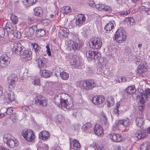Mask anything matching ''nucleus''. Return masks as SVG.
Instances as JSON below:
<instances>
[{
	"instance_id": "39448f33",
	"label": "nucleus",
	"mask_w": 150,
	"mask_h": 150,
	"mask_svg": "<svg viewBox=\"0 0 150 150\" xmlns=\"http://www.w3.org/2000/svg\"><path fill=\"white\" fill-rule=\"evenodd\" d=\"M80 86L81 89L87 91L98 86L96 82L93 80L91 79H88L82 82Z\"/></svg>"
},
{
	"instance_id": "7c9ffc66",
	"label": "nucleus",
	"mask_w": 150,
	"mask_h": 150,
	"mask_svg": "<svg viewBox=\"0 0 150 150\" xmlns=\"http://www.w3.org/2000/svg\"><path fill=\"white\" fill-rule=\"evenodd\" d=\"M140 150H150V143L148 142H143L140 146Z\"/></svg>"
},
{
	"instance_id": "37998d69",
	"label": "nucleus",
	"mask_w": 150,
	"mask_h": 150,
	"mask_svg": "<svg viewBox=\"0 0 150 150\" xmlns=\"http://www.w3.org/2000/svg\"><path fill=\"white\" fill-rule=\"evenodd\" d=\"M109 136L110 138L112 141L115 142H118V141L117 140V139H116V133L111 134H109Z\"/></svg>"
},
{
	"instance_id": "3c124183",
	"label": "nucleus",
	"mask_w": 150,
	"mask_h": 150,
	"mask_svg": "<svg viewBox=\"0 0 150 150\" xmlns=\"http://www.w3.org/2000/svg\"><path fill=\"white\" fill-rule=\"evenodd\" d=\"M89 5L92 8H96V4L95 1L93 0H89L88 1Z\"/></svg>"
},
{
	"instance_id": "49530a36",
	"label": "nucleus",
	"mask_w": 150,
	"mask_h": 150,
	"mask_svg": "<svg viewBox=\"0 0 150 150\" xmlns=\"http://www.w3.org/2000/svg\"><path fill=\"white\" fill-rule=\"evenodd\" d=\"M5 33V29L3 28H0V38L4 37Z\"/></svg>"
},
{
	"instance_id": "f03ea898",
	"label": "nucleus",
	"mask_w": 150,
	"mask_h": 150,
	"mask_svg": "<svg viewBox=\"0 0 150 150\" xmlns=\"http://www.w3.org/2000/svg\"><path fill=\"white\" fill-rule=\"evenodd\" d=\"M19 41L13 44L12 49L13 52V54L15 55L21 56L22 60L27 61L32 58V53L29 50L26 49L22 45Z\"/></svg>"
},
{
	"instance_id": "a211bd4d",
	"label": "nucleus",
	"mask_w": 150,
	"mask_h": 150,
	"mask_svg": "<svg viewBox=\"0 0 150 150\" xmlns=\"http://www.w3.org/2000/svg\"><path fill=\"white\" fill-rule=\"evenodd\" d=\"M105 100L103 96L96 95L93 96L92 99V103L95 105H98L101 104Z\"/></svg>"
},
{
	"instance_id": "a18cd8bd",
	"label": "nucleus",
	"mask_w": 150,
	"mask_h": 150,
	"mask_svg": "<svg viewBox=\"0 0 150 150\" xmlns=\"http://www.w3.org/2000/svg\"><path fill=\"white\" fill-rule=\"evenodd\" d=\"M100 63L103 67H104L108 63V59L106 57H104L103 58V61H100Z\"/></svg>"
},
{
	"instance_id": "c9c22d12",
	"label": "nucleus",
	"mask_w": 150,
	"mask_h": 150,
	"mask_svg": "<svg viewBox=\"0 0 150 150\" xmlns=\"http://www.w3.org/2000/svg\"><path fill=\"white\" fill-rule=\"evenodd\" d=\"M148 96L146 95H145V94H143L141 97L139 101L140 105L141 104H144V103L147 100Z\"/></svg>"
},
{
	"instance_id": "4d7b16f0",
	"label": "nucleus",
	"mask_w": 150,
	"mask_h": 150,
	"mask_svg": "<svg viewBox=\"0 0 150 150\" xmlns=\"http://www.w3.org/2000/svg\"><path fill=\"white\" fill-rule=\"evenodd\" d=\"M116 139H117V140L118 141V142H119L121 141L122 139V137L121 135L119 134L116 133Z\"/></svg>"
},
{
	"instance_id": "f257e3e1",
	"label": "nucleus",
	"mask_w": 150,
	"mask_h": 150,
	"mask_svg": "<svg viewBox=\"0 0 150 150\" xmlns=\"http://www.w3.org/2000/svg\"><path fill=\"white\" fill-rule=\"evenodd\" d=\"M70 99V96L68 94L62 92L56 95L54 99L55 104L59 107H61L64 110L74 109V105L72 100H70L69 102L68 99Z\"/></svg>"
},
{
	"instance_id": "f704fd0d",
	"label": "nucleus",
	"mask_w": 150,
	"mask_h": 150,
	"mask_svg": "<svg viewBox=\"0 0 150 150\" xmlns=\"http://www.w3.org/2000/svg\"><path fill=\"white\" fill-rule=\"evenodd\" d=\"M60 75L61 79L64 80L68 79L69 77V74L64 71L60 72Z\"/></svg>"
},
{
	"instance_id": "6ab92c4d",
	"label": "nucleus",
	"mask_w": 150,
	"mask_h": 150,
	"mask_svg": "<svg viewBox=\"0 0 150 150\" xmlns=\"http://www.w3.org/2000/svg\"><path fill=\"white\" fill-rule=\"evenodd\" d=\"M32 46L34 52L37 56L41 55L42 54L43 51L41 47L37 43L34 42L32 43Z\"/></svg>"
},
{
	"instance_id": "1a4fd4ad",
	"label": "nucleus",
	"mask_w": 150,
	"mask_h": 150,
	"mask_svg": "<svg viewBox=\"0 0 150 150\" xmlns=\"http://www.w3.org/2000/svg\"><path fill=\"white\" fill-rule=\"evenodd\" d=\"M35 103L38 105L42 107L46 106L47 104V100L43 96L38 95L35 98Z\"/></svg>"
},
{
	"instance_id": "79ce46f5",
	"label": "nucleus",
	"mask_w": 150,
	"mask_h": 150,
	"mask_svg": "<svg viewBox=\"0 0 150 150\" xmlns=\"http://www.w3.org/2000/svg\"><path fill=\"white\" fill-rule=\"evenodd\" d=\"M92 127V124L89 123H86L83 126V127L84 129L86 130H89Z\"/></svg>"
},
{
	"instance_id": "e433bc0d",
	"label": "nucleus",
	"mask_w": 150,
	"mask_h": 150,
	"mask_svg": "<svg viewBox=\"0 0 150 150\" xmlns=\"http://www.w3.org/2000/svg\"><path fill=\"white\" fill-rule=\"evenodd\" d=\"M5 27L6 30L8 29L9 30H8L9 31H11L12 32L14 30V28L12 26V23L9 22H7Z\"/></svg>"
},
{
	"instance_id": "2eb2a0df",
	"label": "nucleus",
	"mask_w": 150,
	"mask_h": 150,
	"mask_svg": "<svg viewBox=\"0 0 150 150\" xmlns=\"http://www.w3.org/2000/svg\"><path fill=\"white\" fill-rule=\"evenodd\" d=\"M47 60V59L43 57H40L39 58L35 59L36 64H37L40 71L45 66V62Z\"/></svg>"
},
{
	"instance_id": "4be33fe9",
	"label": "nucleus",
	"mask_w": 150,
	"mask_h": 150,
	"mask_svg": "<svg viewBox=\"0 0 150 150\" xmlns=\"http://www.w3.org/2000/svg\"><path fill=\"white\" fill-rule=\"evenodd\" d=\"M39 137L42 140H46L50 137V134L47 131H43L39 133Z\"/></svg>"
},
{
	"instance_id": "864d4df0",
	"label": "nucleus",
	"mask_w": 150,
	"mask_h": 150,
	"mask_svg": "<svg viewBox=\"0 0 150 150\" xmlns=\"http://www.w3.org/2000/svg\"><path fill=\"white\" fill-rule=\"evenodd\" d=\"M111 150H121L120 146L117 145H114L111 148Z\"/></svg>"
},
{
	"instance_id": "de8ad7c7",
	"label": "nucleus",
	"mask_w": 150,
	"mask_h": 150,
	"mask_svg": "<svg viewBox=\"0 0 150 150\" xmlns=\"http://www.w3.org/2000/svg\"><path fill=\"white\" fill-rule=\"evenodd\" d=\"M32 83L35 85L40 86V81L39 79L35 78L32 82Z\"/></svg>"
},
{
	"instance_id": "052dcab7",
	"label": "nucleus",
	"mask_w": 150,
	"mask_h": 150,
	"mask_svg": "<svg viewBox=\"0 0 150 150\" xmlns=\"http://www.w3.org/2000/svg\"><path fill=\"white\" fill-rule=\"evenodd\" d=\"M139 110L141 112H142L144 109V104L140 105L139 104Z\"/></svg>"
},
{
	"instance_id": "338daca9",
	"label": "nucleus",
	"mask_w": 150,
	"mask_h": 150,
	"mask_svg": "<svg viewBox=\"0 0 150 150\" xmlns=\"http://www.w3.org/2000/svg\"><path fill=\"white\" fill-rule=\"evenodd\" d=\"M120 79L122 82H125L127 81L126 78L125 77H122Z\"/></svg>"
},
{
	"instance_id": "f3484780",
	"label": "nucleus",
	"mask_w": 150,
	"mask_h": 150,
	"mask_svg": "<svg viewBox=\"0 0 150 150\" xmlns=\"http://www.w3.org/2000/svg\"><path fill=\"white\" fill-rule=\"evenodd\" d=\"M69 62L71 65L74 66L75 68H80V65L79 61H77V57L75 55H72L70 56Z\"/></svg>"
},
{
	"instance_id": "412c9836",
	"label": "nucleus",
	"mask_w": 150,
	"mask_h": 150,
	"mask_svg": "<svg viewBox=\"0 0 150 150\" xmlns=\"http://www.w3.org/2000/svg\"><path fill=\"white\" fill-rule=\"evenodd\" d=\"M70 147L74 150H79L81 146L79 142L77 140L74 139L72 142L70 143Z\"/></svg>"
},
{
	"instance_id": "0e129e2a",
	"label": "nucleus",
	"mask_w": 150,
	"mask_h": 150,
	"mask_svg": "<svg viewBox=\"0 0 150 150\" xmlns=\"http://www.w3.org/2000/svg\"><path fill=\"white\" fill-rule=\"evenodd\" d=\"M150 93V89L149 88H147L146 89L145 91V95H146L147 96L148 95H149Z\"/></svg>"
},
{
	"instance_id": "20e7f679",
	"label": "nucleus",
	"mask_w": 150,
	"mask_h": 150,
	"mask_svg": "<svg viewBox=\"0 0 150 150\" xmlns=\"http://www.w3.org/2000/svg\"><path fill=\"white\" fill-rule=\"evenodd\" d=\"M3 141L10 148H13L18 145V140L10 134H6L4 135Z\"/></svg>"
},
{
	"instance_id": "a19ab883",
	"label": "nucleus",
	"mask_w": 150,
	"mask_h": 150,
	"mask_svg": "<svg viewBox=\"0 0 150 150\" xmlns=\"http://www.w3.org/2000/svg\"><path fill=\"white\" fill-rule=\"evenodd\" d=\"M105 4H98L96 5V8L98 10L103 11Z\"/></svg>"
},
{
	"instance_id": "b1692460",
	"label": "nucleus",
	"mask_w": 150,
	"mask_h": 150,
	"mask_svg": "<svg viewBox=\"0 0 150 150\" xmlns=\"http://www.w3.org/2000/svg\"><path fill=\"white\" fill-rule=\"evenodd\" d=\"M33 14L35 16L41 17L43 15V11L41 7H37L34 9Z\"/></svg>"
},
{
	"instance_id": "aec40b11",
	"label": "nucleus",
	"mask_w": 150,
	"mask_h": 150,
	"mask_svg": "<svg viewBox=\"0 0 150 150\" xmlns=\"http://www.w3.org/2000/svg\"><path fill=\"white\" fill-rule=\"evenodd\" d=\"M69 31L68 28H64L61 29L59 30L58 33V36L62 39H63L64 38H66L68 36V35L69 34Z\"/></svg>"
},
{
	"instance_id": "2f4dec72",
	"label": "nucleus",
	"mask_w": 150,
	"mask_h": 150,
	"mask_svg": "<svg viewBox=\"0 0 150 150\" xmlns=\"http://www.w3.org/2000/svg\"><path fill=\"white\" fill-rule=\"evenodd\" d=\"M114 28V25L111 22H110L105 26L104 29L105 30L106 32L108 33Z\"/></svg>"
},
{
	"instance_id": "6e6552de",
	"label": "nucleus",
	"mask_w": 150,
	"mask_h": 150,
	"mask_svg": "<svg viewBox=\"0 0 150 150\" xmlns=\"http://www.w3.org/2000/svg\"><path fill=\"white\" fill-rule=\"evenodd\" d=\"M131 120L128 118L124 119L117 120L115 122L116 126L118 128L129 127L130 125Z\"/></svg>"
},
{
	"instance_id": "e2e57ef3",
	"label": "nucleus",
	"mask_w": 150,
	"mask_h": 150,
	"mask_svg": "<svg viewBox=\"0 0 150 150\" xmlns=\"http://www.w3.org/2000/svg\"><path fill=\"white\" fill-rule=\"evenodd\" d=\"M95 150H105V149L102 146H98L96 148Z\"/></svg>"
},
{
	"instance_id": "603ef678",
	"label": "nucleus",
	"mask_w": 150,
	"mask_h": 150,
	"mask_svg": "<svg viewBox=\"0 0 150 150\" xmlns=\"http://www.w3.org/2000/svg\"><path fill=\"white\" fill-rule=\"evenodd\" d=\"M107 105L108 107H110L112 106L114 104L113 101L111 100L110 99L107 100Z\"/></svg>"
},
{
	"instance_id": "0eeeda50",
	"label": "nucleus",
	"mask_w": 150,
	"mask_h": 150,
	"mask_svg": "<svg viewBox=\"0 0 150 150\" xmlns=\"http://www.w3.org/2000/svg\"><path fill=\"white\" fill-rule=\"evenodd\" d=\"M115 38L116 42L120 43L126 40V33L122 28L118 29L115 33Z\"/></svg>"
},
{
	"instance_id": "cd10ccee",
	"label": "nucleus",
	"mask_w": 150,
	"mask_h": 150,
	"mask_svg": "<svg viewBox=\"0 0 150 150\" xmlns=\"http://www.w3.org/2000/svg\"><path fill=\"white\" fill-rule=\"evenodd\" d=\"M147 70V69L144 64H140L137 68V71L139 74H142Z\"/></svg>"
},
{
	"instance_id": "72a5a7b5",
	"label": "nucleus",
	"mask_w": 150,
	"mask_h": 150,
	"mask_svg": "<svg viewBox=\"0 0 150 150\" xmlns=\"http://www.w3.org/2000/svg\"><path fill=\"white\" fill-rule=\"evenodd\" d=\"M23 1L26 5L29 6L35 4L37 1V0H23Z\"/></svg>"
},
{
	"instance_id": "13d9d810",
	"label": "nucleus",
	"mask_w": 150,
	"mask_h": 150,
	"mask_svg": "<svg viewBox=\"0 0 150 150\" xmlns=\"http://www.w3.org/2000/svg\"><path fill=\"white\" fill-rule=\"evenodd\" d=\"M130 13L129 11H121L120 13V14L124 16H127Z\"/></svg>"
},
{
	"instance_id": "473e14b6",
	"label": "nucleus",
	"mask_w": 150,
	"mask_h": 150,
	"mask_svg": "<svg viewBox=\"0 0 150 150\" xmlns=\"http://www.w3.org/2000/svg\"><path fill=\"white\" fill-rule=\"evenodd\" d=\"M144 118L142 117H139L137 118L135 120L137 125L139 127H141L144 123Z\"/></svg>"
},
{
	"instance_id": "bb28decb",
	"label": "nucleus",
	"mask_w": 150,
	"mask_h": 150,
	"mask_svg": "<svg viewBox=\"0 0 150 150\" xmlns=\"http://www.w3.org/2000/svg\"><path fill=\"white\" fill-rule=\"evenodd\" d=\"M37 148L38 150H48L49 146L47 144L39 142Z\"/></svg>"
},
{
	"instance_id": "dca6fc26",
	"label": "nucleus",
	"mask_w": 150,
	"mask_h": 150,
	"mask_svg": "<svg viewBox=\"0 0 150 150\" xmlns=\"http://www.w3.org/2000/svg\"><path fill=\"white\" fill-rule=\"evenodd\" d=\"M86 18L83 14H80L78 15L75 21L76 25L79 27L83 25L85 22Z\"/></svg>"
},
{
	"instance_id": "5701e85b",
	"label": "nucleus",
	"mask_w": 150,
	"mask_h": 150,
	"mask_svg": "<svg viewBox=\"0 0 150 150\" xmlns=\"http://www.w3.org/2000/svg\"><path fill=\"white\" fill-rule=\"evenodd\" d=\"M94 132L98 136H100L104 134L102 127L98 125H95L94 128Z\"/></svg>"
},
{
	"instance_id": "09e8293b",
	"label": "nucleus",
	"mask_w": 150,
	"mask_h": 150,
	"mask_svg": "<svg viewBox=\"0 0 150 150\" xmlns=\"http://www.w3.org/2000/svg\"><path fill=\"white\" fill-rule=\"evenodd\" d=\"M50 47L52 48L51 47H50L49 45H47L46 46V48L47 49L46 51L47 52V54L49 56H51Z\"/></svg>"
},
{
	"instance_id": "393cba45",
	"label": "nucleus",
	"mask_w": 150,
	"mask_h": 150,
	"mask_svg": "<svg viewBox=\"0 0 150 150\" xmlns=\"http://www.w3.org/2000/svg\"><path fill=\"white\" fill-rule=\"evenodd\" d=\"M45 34V30L44 28H38L35 32V35L36 37L40 38L44 36Z\"/></svg>"
},
{
	"instance_id": "bf43d9fd",
	"label": "nucleus",
	"mask_w": 150,
	"mask_h": 150,
	"mask_svg": "<svg viewBox=\"0 0 150 150\" xmlns=\"http://www.w3.org/2000/svg\"><path fill=\"white\" fill-rule=\"evenodd\" d=\"M57 119L58 121L60 122L63 121L64 118L62 115H59L57 116Z\"/></svg>"
},
{
	"instance_id": "c03bdc74",
	"label": "nucleus",
	"mask_w": 150,
	"mask_h": 150,
	"mask_svg": "<svg viewBox=\"0 0 150 150\" xmlns=\"http://www.w3.org/2000/svg\"><path fill=\"white\" fill-rule=\"evenodd\" d=\"M64 12L65 14H67L71 13V7L69 6H66L64 9Z\"/></svg>"
},
{
	"instance_id": "7ed1b4c3",
	"label": "nucleus",
	"mask_w": 150,
	"mask_h": 150,
	"mask_svg": "<svg viewBox=\"0 0 150 150\" xmlns=\"http://www.w3.org/2000/svg\"><path fill=\"white\" fill-rule=\"evenodd\" d=\"M18 80L17 75L14 73L11 74L7 77L6 82L9 86V91L5 94L4 99L6 102L8 103H11L15 100V96L12 91L14 89V85Z\"/></svg>"
},
{
	"instance_id": "9b49d317",
	"label": "nucleus",
	"mask_w": 150,
	"mask_h": 150,
	"mask_svg": "<svg viewBox=\"0 0 150 150\" xmlns=\"http://www.w3.org/2000/svg\"><path fill=\"white\" fill-rule=\"evenodd\" d=\"M68 46L69 51L72 53L75 52L78 50H80L81 48L80 43H78L74 41H72L70 43H69Z\"/></svg>"
},
{
	"instance_id": "8fccbe9b",
	"label": "nucleus",
	"mask_w": 150,
	"mask_h": 150,
	"mask_svg": "<svg viewBox=\"0 0 150 150\" xmlns=\"http://www.w3.org/2000/svg\"><path fill=\"white\" fill-rule=\"evenodd\" d=\"M111 11V8L109 6H106L105 5L104 8H103V11L105 12H109Z\"/></svg>"
},
{
	"instance_id": "f8f14e48",
	"label": "nucleus",
	"mask_w": 150,
	"mask_h": 150,
	"mask_svg": "<svg viewBox=\"0 0 150 150\" xmlns=\"http://www.w3.org/2000/svg\"><path fill=\"white\" fill-rule=\"evenodd\" d=\"M38 28V25H33L30 26L28 28L25 29L24 34L27 37H32L35 33V31Z\"/></svg>"
},
{
	"instance_id": "5fc2aeb1",
	"label": "nucleus",
	"mask_w": 150,
	"mask_h": 150,
	"mask_svg": "<svg viewBox=\"0 0 150 150\" xmlns=\"http://www.w3.org/2000/svg\"><path fill=\"white\" fill-rule=\"evenodd\" d=\"M13 110L12 108L9 107L7 108L6 113L7 115H10L12 113Z\"/></svg>"
},
{
	"instance_id": "4c0bfd02",
	"label": "nucleus",
	"mask_w": 150,
	"mask_h": 150,
	"mask_svg": "<svg viewBox=\"0 0 150 150\" xmlns=\"http://www.w3.org/2000/svg\"><path fill=\"white\" fill-rule=\"evenodd\" d=\"M10 18L11 21L13 24H16L17 23L18 21V18L17 16L14 15H12Z\"/></svg>"
},
{
	"instance_id": "c85d7f7f",
	"label": "nucleus",
	"mask_w": 150,
	"mask_h": 150,
	"mask_svg": "<svg viewBox=\"0 0 150 150\" xmlns=\"http://www.w3.org/2000/svg\"><path fill=\"white\" fill-rule=\"evenodd\" d=\"M136 91V89L134 85L130 86L127 88L125 90V92L127 93L132 95Z\"/></svg>"
},
{
	"instance_id": "ddd939ff",
	"label": "nucleus",
	"mask_w": 150,
	"mask_h": 150,
	"mask_svg": "<svg viewBox=\"0 0 150 150\" xmlns=\"http://www.w3.org/2000/svg\"><path fill=\"white\" fill-rule=\"evenodd\" d=\"M23 133V136L26 141L32 142L34 140L35 135L31 130L28 129Z\"/></svg>"
},
{
	"instance_id": "680f3d73",
	"label": "nucleus",
	"mask_w": 150,
	"mask_h": 150,
	"mask_svg": "<svg viewBox=\"0 0 150 150\" xmlns=\"http://www.w3.org/2000/svg\"><path fill=\"white\" fill-rule=\"evenodd\" d=\"M114 112L115 114H117V115H119V110L117 108H115L114 109Z\"/></svg>"
},
{
	"instance_id": "423d86ee",
	"label": "nucleus",
	"mask_w": 150,
	"mask_h": 150,
	"mask_svg": "<svg viewBox=\"0 0 150 150\" xmlns=\"http://www.w3.org/2000/svg\"><path fill=\"white\" fill-rule=\"evenodd\" d=\"M89 45L90 47L93 50L100 49L102 45V40L97 37L92 38L89 41Z\"/></svg>"
},
{
	"instance_id": "ea45409f",
	"label": "nucleus",
	"mask_w": 150,
	"mask_h": 150,
	"mask_svg": "<svg viewBox=\"0 0 150 150\" xmlns=\"http://www.w3.org/2000/svg\"><path fill=\"white\" fill-rule=\"evenodd\" d=\"M10 119L13 123H16L18 121V115L16 113L11 115L10 116Z\"/></svg>"
},
{
	"instance_id": "a878e982",
	"label": "nucleus",
	"mask_w": 150,
	"mask_h": 150,
	"mask_svg": "<svg viewBox=\"0 0 150 150\" xmlns=\"http://www.w3.org/2000/svg\"><path fill=\"white\" fill-rule=\"evenodd\" d=\"M146 135V131L143 129L138 131L136 133V136L139 139H142L144 138Z\"/></svg>"
},
{
	"instance_id": "c756f323",
	"label": "nucleus",
	"mask_w": 150,
	"mask_h": 150,
	"mask_svg": "<svg viewBox=\"0 0 150 150\" xmlns=\"http://www.w3.org/2000/svg\"><path fill=\"white\" fill-rule=\"evenodd\" d=\"M52 74V72L49 70L46 69L42 70L41 76L44 78H48L51 76Z\"/></svg>"
},
{
	"instance_id": "9d476101",
	"label": "nucleus",
	"mask_w": 150,
	"mask_h": 150,
	"mask_svg": "<svg viewBox=\"0 0 150 150\" xmlns=\"http://www.w3.org/2000/svg\"><path fill=\"white\" fill-rule=\"evenodd\" d=\"M10 62L9 57L6 54L2 55L0 57V67L4 68L6 67L9 64Z\"/></svg>"
},
{
	"instance_id": "4468645a",
	"label": "nucleus",
	"mask_w": 150,
	"mask_h": 150,
	"mask_svg": "<svg viewBox=\"0 0 150 150\" xmlns=\"http://www.w3.org/2000/svg\"><path fill=\"white\" fill-rule=\"evenodd\" d=\"M86 56L87 58L92 59H96L100 57V54L99 52L90 50L87 51L86 52Z\"/></svg>"
},
{
	"instance_id": "69168bd1",
	"label": "nucleus",
	"mask_w": 150,
	"mask_h": 150,
	"mask_svg": "<svg viewBox=\"0 0 150 150\" xmlns=\"http://www.w3.org/2000/svg\"><path fill=\"white\" fill-rule=\"evenodd\" d=\"M52 150H61V149L59 146H56L53 148Z\"/></svg>"
},
{
	"instance_id": "58836bf2",
	"label": "nucleus",
	"mask_w": 150,
	"mask_h": 150,
	"mask_svg": "<svg viewBox=\"0 0 150 150\" xmlns=\"http://www.w3.org/2000/svg\"><path fill=\"white\" fill-rule=\"evenodd\" d=\"M12 34L16 38L18 39H20L21 36V33L19 31L13 30L12 32Z\"/></svg>"
},
{
	"instance_id": "6e6d98bb",
	"label": "nucleus",
	"mask_w": 150,
	"mask_h": 150,
	"mask_svg": "<svg viewBox=\"0 0 150 150\" xmlns=\"http://www.w3.org/2000/svg\"><path fill=\"white\" fill-rule=\"evenodd\" d=\"M134 22V20L133 18L129 17L128 18L127 23H129V24L130 25H132Z\"/></svg>"
},
{
	"instance_id": "774afa93",
	"label": "nucleus",
	"mask_w": 150,
	"mask_h": 150,
	"mask_svg": "<svg viewBox=\"0 0 150 150\" xmlns=\"http://www.w3.org/2000/svg\"><path fill=\"white\" fill-rule=\"evenodd\" d=\"M0 150H9L7 148L4 147H0Z\"/></svg>"
}]
</instances>
